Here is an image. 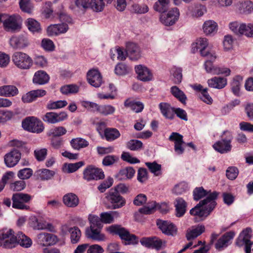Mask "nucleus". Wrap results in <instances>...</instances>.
Returning a JSON list of instances; mask_svg holds the SVG:
<instances>
[{"instance_id": "nucleus-26", "label": "nucleus", "mask_w": 253, "mask_h": 253, "mask_svg": "<svg viewBox=\"0 0 253 253\" xmlns=\"http://www.w3.org/2000/svg\"><path fill=\"white\" fill-rule=\"evenodd\" d=\"M207 83L210 87L220 89L224 88L227 85V81L226 78L214 77L208 80Z\"/></svg>"}, {"instance_id": "nucleus-51", "label": "nucleus", "mask_w": 253, "mask_h": 253, "mask_svg": "<svg viewBox=\"0 0 253 253\" xmlns=\"http://www.w3.org/2000/svg\"><path fill=\"white\" fill-rule=\"evenodd\" d=\"M19 4L22 11L28 13L32 12L34 6L31 0H19Z\"/></svg>"}, {"instance_id": "nucleus-8", "label": "nucleus", "mask_w": 253, "mask_h": 253, "mask_svg": "<svg viewBox=\"0 0 253 253\" xmlns=\"http://www.w3.org/2000/svg\"><path fill=\"white\" fill-rule=\"evenodd\" d=\"M32 199V196L28 194L17 193L13 194L12 197V207L19 210H29V207L25 203Z\"/></svg>"}, {"instance_id": "nucleus-10", "label": "nucleus", "mask_w": 253, "mask_h": 253, "mask_svg": "<svg viewBox=\"0 0 253 253\" xmlns=\"http://www.w3.org/2000/svg\"><path fill=\"white\" fill-rule=\"evenodd\" d=\"M104 176L102 170L92 165L87 166L83 171V178L87 181L102 179Z\"/></svg>"}, {"instance_id": "nucleus-59", "label": "nucleus", "mask_w": 253, "mask_h": 253, "mask_svg": "<svg viewBox=\"0 0 253 253\" xmlns=\"http://www.w3.org/2000/svg\"><path fill=\"white\" fill-rule=\"evenodd\" d=\"M34 156L38 161H43L46 158L47 154L46 148L37 149L34 152Z\"/></svg>"}, {"instance_id": "nucleus-20", "label": "nucleus", "mask_w": 253, "mask_h": 253, "mask_svg": "<svg viewBox=\"0 0 253 253\" xmlns=\"http://www.w3.org/2000/svg\"><path fill=\"white\" fill-rule=\"evenodd\" d=\"M30 225L36 230H44L47 229L52 231L54 230V227L51 223H46L42 221L41 219H39L36 216H31L30 219Z\"/></svg>"}, {"instance_id": "nucleus-2", "label": "nucleus", "mask_w": 253, "mask_h": 253, "mask_svg": "<svg viewBox=\"0 0 253 253\" xmlns=\"http://www.w3.org/2000/svg\"><path fill=\"white\" fill-rule=\"evenodd\" d=\"M88 219L90 226L85 229V234L87 238L98 242L105 241L106 236L101 232L102 224L101 223L99 217L89 214Z\"/></svg>"}, {"instance_id": "nucleus-22", "label": "nucleus", "mask_w": 253, "mask_h": 253, "mask_svg": "<svg viewBox=\"0 0 253 253\" xmlns=\"http://www.w3.org/2000/svg\"><path fill=\"white\" fill-rule=\"evenodd\" d=\"M87 79L90 85L95 87L100 86L102 82L100 73L95 69L90 70L87 72Z\"/></svg>"}, {"instance_id": "nucleus-25", "label": "nucleus", "mask_w": 253, "mask_h": 253, "mask_svg": "<svg viewBox=\"0 0 253 253\" xmlns=\"http://www.w3.org/2000/svg\"><path fill=\"white\" fill-rule=\"evenodd\" d=\"M235 235V234L233 231H230L225 233L218 240L215 245V248L220 250L224 248H226L229 245V242L234 238Z\"/></svg>"}, {"instance_id": "nucleus-9", "label": "nucleus", "mask_w": 253, "mask_h": 253, "mask_svg": "<svg viewBox=\"0 0 253 253\" xmlns=\"http://www.w3.org/2000/svg\"><path fill=\"white\" fill-rule=\"evenodd\" d=\"M251 228H246L241 232L236 240V244L238 247L245 246L246 253H251V248L253 245V242L251 241Z\"/></svg>"}, {"instance_id": "nucleus-57", "label": "nucleus", "mask_w": 253, "mask_h": 253, "mask_svg": "<svg viewBox=\"0 0 253 253\" xmlns=\"http://www.w3.org/2000/svg\"><path fill=\"white\" fill-rule=\"evenodd\" d=\"M166 246V241L163 240L156 236L153 237L152 248L155 249L157 251H159L165 248Z\"/></svg>"}, {"instance_id": "nucleus-53", "label": "nucleus", "mask_w": 253, "mask_h": 253, "mask_svg": "<svg viewBox=\"0 0 253 253\" xmlns=\"http://www.w3.org/2000/svg\"><path fill=\"white\" fill-rule=\"evenodd\" d=\"M65 100H58L56 101H50L46 105V108L48 110H54L62 108L67 105Z\"/></svg>"}, {"instance_id": "nucleus-4", "label": "nucleus", "mask_w": 253, "mask_h": 253, "mask_svg": "<svg viewBox=\"0 0 253 253\" xmlns=\"http://www.w3.org/2000/svg\"><path fill=\"white\" fill-rule=\"evenodd\" d=\"M13 64L22 70L30 69L33 65L32 58L27 53L21 52H15L12 56Z\"/></svg>"}, {"instance_id": "nucleus-16", "label": "nucleus", "mask_w": 253, "mask_h": 253, "mask_svg": "<svg viewBox=\"0 0 253 253\" xmlns=\"http://www.w3.org/2000/svg\"><path fill=\"white\" fill-rule=\"evenodd\" d=\"M179 17V10L175 7L169 10L167 14H162L160 17V20L165 25L171 26L177 21Z\"/></svg>"}, {"instance_id": "nucleus-41", "label": "nucleus", "mask_w": 253, "mask_h": 253, "mask_svg": "<svg viewBox=\"0 0 253 253\" xmlns=\"http://www.w3.org/2000/svg\"><path fill=\"white\" fill-rule=\"evenodd\" d=\"M36 173L37 179L42 181L50 179L55 174L53 171L48 169H41Z\"/></svg>"}, {"instance_id": "nucleus-6", "label": "nucleus", "mask_w": 253, "mask_h": 253, "mask_svg": "<svg viewBox=\"0 0 253 253\" xmlns=\"http://www.w3.org/2000/svg\"><path fill=\"white\" fill-rule=\"evenodd\" d=\"M11 229L4 228L0 230V247L4 249H12L16 246L17 239Z\"/></svg>"}, {"instance_id": "nucleus-50", "label": "nucleus", "mask_w": 253, "mask_h": 253, "mask_svg": "<svg viewBox=\"0 0 253 253\" xmlns=\"http://www.w3.org/2000/svg\"><path fill=\"white\" fill-rule=\"evenodd\" d=\"M26 25L28 29L33 33L39 32L41 30L40 23L32 18L27 19Z\"/></svg>"}, {"instance_id": "nucleus-61", "label": "nucleus", "mask_w": 253, "mask_h": 253, "mask_svg": "<svg viewBox=\"0 0 253 253\" xmlns=\"http://www.w3.org/2000/svg\"><path fill=\"white\" fill-rule=\"evenodd\" d=\"M115 111L114 107L110 105H100L99 113L104 116L113 114Z\"/></svg>"}, {"instance_id": "nucleus-21", "label": "nucleus", "mask_w": 253, "mask_h": 253, "mask_svg": "<svg viewBox=\"0 0 253 253\" xmlns=\"http://www.w3.org/2000/svg\"><path fill=\"white\" fill-rule=\"evenodd\" d=\"M126 54L131 60H137L141 57L139 47L133 42H128L126 46Z\"/></svg>"}, {"instance_id": "nucleus-17", "label": "nucleus", "mask_w": 253, "mask_h": 253, "mask_svg": "<svg viewBox=\"0 0 253 253\" xmlns=\"http://www.w3.org/2000/svg\"><path fill=\"white\" fill-rule=\"evenodd\" d=\"M57 241L58 239L55 235L45 232L39 234L37 238V243L43 247L53 245Z\"/></svg>"}, {"instance_id": "nucleus-52", "label": "nucleus", "mask_w": 253, "mask_h": 253, "mask_svg": "<svg viewBox=\"0 0 253 253\" xmlns=\"http://www.w3.org/2000/svg\"><path fill=\"white\" fill-rule=\"evenodd\" d=\"M67 132L66 129L63 126L55 127L50 129L47 132V135L49 136L54 137H59L65 134Z\"/></svg>"}, {"instance_id": "nucleus-7", "label": "nucleus", "mask_w": 253, "mask_h": 253, "mask_svg": "<svg viewBox=\"0 0 253 253\" xmlns=\"http://www.w3.org/2000/svg\"><path fill=\"white\" fill-rule=\"evenodd\" d=\"M22 126L25 130L36 133L42 132L44 129L42 122L35 117H29L25 119L22 121Z\"/></svg>"}, {"instance_id": "nucleus-39", "label": "nucleus", "mask_w": 253, "mask_h": 253, "mask_svg": "<svg viewBox=\"0 0 253 253\" xmlns=\"http://www.w3.org/2000/svg\"><path fill=\"white\" fill-rule=\"evenodd\" d=\"M104 132L105 138L108 141L117 139L121 135L119 131L115 128H107L105 129Z\"/></svg>"}, {"instance_id": "nucleus-32", "label": "nucleus", "mask_w": 253, "mask_h": 253, "mask_svg": "<svg viewBox=\"0 0 253 253\" xmlns=\"http://www.w3.org/2000/svg\"><path fill=\"white\" fill-rule=\"evenodd\" d=\"M176 213L177 217L182 216L186 212V203L181 198H177L174 202Z\"/></svg>"}, {"instance_id": "nucleus-56", "label": "nucleus", "mask_w": 253, "mask_h": 253, "mask_svg": "<svg viewBox=\"0 0 253 253\" xmlns=\"http://www.w3.org/2000/svg\"><path fill=\"white\" fill-rule=\"evenodd\" d=\"M142 142L138 140L132 139L126 143V147L132 151H137L142 148Z\"/></svg>"}, {"instance_id": "nucleus-36", "label": "nucleus", "mask_w": 253, "mask_h": 253, "mask_svg": "<svg viewBox=\"0 0 253 253\" xmlns=\"http://www.w3.org/2000/svg\"><path fill=\"white\" fill-rule=\"evenodd\" d=\"M17 242L16 245L19 244L21 246L28 248L31 246L32 241L28 237L22 232H18L16 235Z\"/></svg>"}, {"instance_id": "nucleus-1", "label": "nucleus", "mask_w": 253, "mask_h": 253, "mask_svg": "<svg viewBox=\"0 0 253 253\" xmlns=\"http://www.w3.org/2000/svg\"><path fill=\"white\" fill-rule=\"evenodd\" d=\"M218 193L214 192L205 199L201 201L195 207L190 211L191 215L198 217L202 220L208 216L215 208Z\"/></svg>"}, {"instance_id": "nucleus-60", "label": "nucleus", "mask_w": 253, "mask_h": 253, "mask_svg": "<svg viewBox=\"0 0 253 253\" xmlns=\"http://www.w3.org/2000/svg\"><path fill=\"white\" fill-rule=\"evenodd\" d=\"M33 174V170L30 168H24L18 171L17 173L18 177L22 179H28Z\"/></svg>"}, {"instance_id": "nucleus-18", "label": "nucleus", "mask_w": 253, "mask_h": 253, "mask_svg": "<svg viewBox=\"0 0 253 253\" xmlns=\"http://www.w3.org/2000/svg\"><path fill=\"white\" fill-rule=\"evenodd\" d=\"M170 141L174 142V151L178 155H181L184 151L182 145L184 144L183 136L177 132H172L169 137Z\"/></svg>"}, {"instance_id": "nucleus-30", "label": "nucleus", "mask_w": 253, "mask_h": 253, "mask_svg": "<svg viewBox=\"0 0 253 253\" xmlns=\"http://www.w3.org/2000/svg\"><path fill=\"white\" fill-rule=\"evenodd\" d=\"M217 29V24L212 20L206 21L203 25V32L207 35L216 33Z\"/></svg>"}, {"instance_id": "nucleus-49", "label": "nucleus", "mask_w": 253, "mask_h": 253, "mask_svg": "<svg viewBox=\"0 0 253 253\" xmlns=\"http://www.w3.org/2000/svg\"><path fill=\"white\" fill-rule=\"evenodd\" d=\"M145 165L149 169L151 172L154 174L155 176H159L162 174V167L161 165L158 164L156 162H146Z\"/></svg>"}, {"instance_id": "nucleus-55", "label": "nucleus", "mask_w": 253, "mask_h": 253, "mask_svg": "<svg viewBox=\"0 0 253 253\" xmlns=\"http://www.w3.org/2000/svg\"><path fill=\"white\" fill-rule=\"evenodd\" d=\"M69 232L71 234V240L73 244L78 243L81 238V232L80 230L77 227L70 228Z\"/></svg>"}, {"instance_id": "nucleus-62", "label": "nucleus", "mask_w": 253, "mask_h": 253, "mask_svg": "<svg viewBox=\"0 0 253 253\" xmlns=\"http://www.w3.org/2000/svg\"><path fill=\"white\" fill-rule=\"evenodd\" d=\"M188 189V185L185 182H180L175 185L173 189V193L176 195H180L185 192Z\"/></svg>"}, {"instance_id": "nucleus-47", "label": "nucleus", "mask_w": 253, "mask_h": 253, "mask_svg": "<svg viewBox=\"0 0 253 253\" xmlns=\"http://www.w3.org/2000/svg\"><path fill=\"white\" fill-rule=\"evenodd\" d=\"M171 94L181 103H185L187 97L184 93L177 86H173L170 88Z\"/></svg>"}, {"instance_id": "nucleus-43", "label": "nucleus", "mask_w": 253, "mask_h": 253, "mask_svg": "<svg viewBox=\"0 0 253 253\" xmlns=\"http://www.w3.org/2000/svg\"><path fill=\"white\" fill-rule=\"evenodd\" d=\"M214 192H211V191H207L203 187H197L193 191L194 199L198 201L204 197H206V198Z\"/></svg>"}, {"instance_id": "nucleus-3", "label": "nucleus", "mask_w": 253, "mask_h": 253, "mask_svg": "<svg viewBox=\"0 0 253 253\" xmlns=\"http://www.w3.org/2000/svg\"><path fill=\"white\" fill-rule=\"evenodd\" d=\"M106 230L112 235H118L122 240H125L127 244H136L138 242V238L133 234L121 225L115 224L109 226Z\"/></svg>"}, {"instance_id": "nucleus-27", "label": "nucleus", "mask_w": 253, "mask_h": 253, "mask_svg": "<svg viewBox=\"0 0 253 253\" xmlns=\"http://www.w3.org/2000/svg\"><path fill=\"white\" fill-rule=\"evenodd\" d=\"M205 230V228L204 225L193 226L187 230L186 237L187 240H193L202 234Z\"/></svg>"}, {"instance_id": "nucleus-31", "label": "nucleus", "mask_w": 253, "mask_h": 253, "mask_svg": "<svg viewBox=\"0 0 253 253\" xmlns=\"http://www.w3.org/2000/svg\"><path fill=\"white\" fill-rule=\"evenodd\" d=\"M135 170L132 167H126L121 169L116 177L120 180L131 179L134 175Z\"/></svg>"}, {"instance_id": "nucleus-34", "label": "nucleus", "mask_w": 253, "mask_h": 253, "mask_svg": "<svg viewBox=\"0 0 253 253\" xmlns=\"http://www.w3.org/2000/svg\"><path fill=\"white\" fill-rule=\"evenodd\" d=\"M182 69L181 68L173 66L170 70L171 79L175 84H180L182 80Z\"/></svg>"}, {"instance_id": "nucleus-44", "label": "nucleus", "mask_w": 253, "mask_h": 253, "mask_svg": "<svg viewBox=\"0 0 253 253\" xmlns=\"http://www.w3.org/2000/svg\"><path fill=\"white\" fill-rule=\"evenodd\" d=\"M243 78L240 76H236L231 83V89L236 95H239Z\"/></svg>"}, {"instance_id": "nucleus-38", "label": "nucleus", "mask_w": 253, "mask_h": 253, "mask_svg": "<svg viewBox=\"0 0 253 253\" xmlns=\"http://www.w3.org/2000/svg\"><path fill=\"white\" fill-rule=\"evenodd\" d=\"M229 26L230 30L236 34L245 35V30L247 28L246 24L234 21L230 23Z\"/></svg>"}, {"instance_id": "nucleus-54", "label": "nucleus", "mask_w": 253, "mask_h": 253, "mask_svg": "<svg viewBox=\"0 0 253 253\" xmlns=\"http://www.w3.org/2000/svg\"><path fill=\"white\" fill-rule=\"evenodd\" d=\"M105 3L103 0H90L89 7L93 11L100 12L103 10Z\"/></svg>"}, {"instance_id": "nucleus-48", "label": "nucleus", "mask_w": 253, "mask_h": 253, "mask_svg": "<svg viewBox=\"0 0 253 253\" xmlns=\"http://www.w3.org/2000/svg\"><path fill=\"white\" fill-rule=\"evenodd\" d=\"M157 206L156 202L152 201L148 202L146 206L139 209V211L145 214H151L155 211Z\"/></svg>"}, {"instance_id": "nucleus-14", "label": "nucleus", "mask_w": 253, "mask_h": 253, "mask_svg": "<svg viewBox=\"0 0 253 253\" xmlns=\"http://www.w3.org/2000/svg\"><path fill=\"white\" fill-rule=\"evenodd\" d=\"M10 46L14 49H23L30 45L28 37L23 34L13 36L9 40Z\"/></svg>"}, {"instance_id": "nucleus-64", "label": "nucleus", "mask_w": 253, "mask_h": 253, "mask_svg": "<svg viewBox=\"0 0 253 253\" xmlns=\"http://www.w3.org/2000/svg\"><path fill=\"white\" fill-rule=\"evenodd\" d=\"M129 71V68L124 63L118 64L115 69V73L118 75H124Z\"/></svg>"}, {"instance_id": "nucleus-13", "label": "nucleus", "mask_w": 253, "mask_h": 253, "mask_svg": "<svg viewBox=\"0 0 253 253\" xmlns=\"http://www.w3.org/2000/svg\"><path fill=\"white\" fill-rule=\"evenodd\" d=\"M156 224L158 228L165 235L174 236L177 234V228L170 221L158 219Z\"/></svg>"}, {"instance_id": "nucleus-58", "label": "nucleus", "mask_w": 253, "mask_h": 253, "mask_svg": "<svg viewBox=\"0 0 253 253\" xmlns=\"http://www.w3.org/2000/svg\"><path fill=\"white\" fill-rule=\"evenodd\" d=\"M42 14L46 18H50L52 16L53 9L51 2L47 1L45 2L42 6Z\"/></svg>"}, {"instance_id": "nucleus-37", "label": "nucleus", "mask_w": 253, "mask_h": 253, "mask_svg": "<svg viewBox=\"0 0 253 253\" xmlns=\"http://www.w3.org/2000/svg\"><path fill=\"white\" fill-rule=\"evenodd\" d=\"M119 216V213L116 211L102 212L100 214V220L105 224H110L114 221V217Z\"/></svg>"}, {"instance_id": "nucleus-23", "label": "nucleus", "mask_w": 253, "mask_h": 253, "mask_svg": "<svg viewBox=\"0 0 253 253\" xmlns=\"http://www.w3.org/2000/svg\"><path fill=\"white\" fill-rule=\"evenodd\" d=\"M209 45L207 39L205 38H199L192 44V51L195 53L199 50L201 55H205V49Z\"/></svg>"}, {"instance_id": "nucleus-46", "label": "nucleus", "mask_w": 253, "mask_h": 253, "mask_svg": "<svg viewBox=\"0 0 253 253\" xmlns=\"http://www.w3.org/2000/svg\"><path fill=\"white\" fill-rule=\"evenodd\" d=\"M239 10L244 14H249L253 11V2L250 0L242 2L239 4Z\"/></svg>"}, {"instance_id": "nucleus-28", "label": "nucleus", "mask_w": 253, "mask_h": 253, "mask_svg": "<svg viewBox=\"0 0 253 253\" xmlns=\"http://www.w3.org/2000/svg\"><path fill=\"white\" fill-rule=\"evenodd\" d=\"M63 202L67 207L75 208L79 205V199L75 194L69 193L63 197Z\"/></svg>"}, {"instance_id": "nucleus-19", "label": "nucleus", "mask_w": 253, "mask_h": 253, "mask_svg": "<svg viewBox=\"0 0 253 253\" xmlns=\"http://www.w3.org/2000/svg\"><path fill=\"white\" fill-rule=\"evenodd\" d=\"M135 70L139 80L143 82L152 80L153 74L146 66L142 65H137L135 67Z\"/></svg>"}, {"instance_id": "nucleus-35", "label": "nucleus", "mask_w": 253, "mask_h": 253, "mask_svg": "<svg viewBox=\"0 0 253 253\" xmlns=\"http://www.w3.org/2000/svg\"><path fill=\"white\" fill-rule=\"evenodd\" d=\"M124 105L126 107L129 108L135 113L141 112L143 108L144 105L139 101H132L129 99L125 100Z\"/></svg>"}, {"instance_id": "nucleus-33", "label": "nucleus", "mask_w": 253, "mask_h": 253, "mask_svg": "<svg viewBox=\"0 0 253 253\" xmlns=\"http://www.w3.org/2000/svg\"><path fill=\"white\" fill-rule=\"evenodd\" d=\"M49 79V77L45 71L40 70L35 73L33 81L35 84H43L47 83Z\"/></svg>"}, {"instance_id": "nucleus-40", "label": "nucleus", "mask_w": 253, "mask_h": 253, "mask_svg": "<svg viewBox=\"0 0 253 253\" xmlns=\"http://www.w3.org/2000/svg\"><path fill=\"white\" fill-rule=\"evenodd\" d=\"M70 144L74 149L77 150L85 148L89 144L87 141L80 137L72 139L70 141Z\"/></svg>"}, {"instance_id": "nucleus-42", "label": "nucleus", "mask_w": 253, "mask_h": 253, "mask_svg": "<svg viewBox=\"0 0 253 253\" xmlns=\"http://www.w3.org/2000/svg\"><path fill=\"white\" fill-rule=\"evenodd\" d=\"M169 0H157L153 5L154 9L160 13H164L168 9Z\"/></svg>"}, {"instance_id": "nucleus-5", "label": "nucleus", "mask_w": 253, "mask_h": 253, "mask_svg": "<svg viewBox=\"0 0 253 253\" xmlns=\"http://www.w3.org/2000/svg\"><path fill=\"white\" fill-rule=\"evenodd\" d=\"M221 137V140L216 142L212 147L215 151L221 154L228 153L232 149L231 144L233 139L232 133L228 130L224 131Z\"/></svg>"}, {"instance_id": "nucleus-11", "label": "nucleus", "mask_w": 253, "mask_h": 253, "mask_svg": "<svg viewBox=\"0 0 253 253\" xmlns=\"http://www.w3.org/2000/svg\"><path fill=\"white\" fill-rule=\"evenodd\" d=\"M22 21L21 16L18 14L8 15L3 22V26L7 31H14L21 28Z\"/></svg>"}, {"instance_id": "nucleus-63", "label": "nucleus", "mask_w": 253, "mask_h": 253, "mask_svg": "<svg viewBox=\"0 0 253 253\" xmlns=\"http://www.w3.org/2000/svg\"><path fill=\"white\" fill-rule=\"evenodd\" d=\"M41 45L46 51H52L55 49V45L53 42L48 39H43L42 41Z\"/></svg>"}, {"instance_id": "nucleus-12", "label": "nucleus", "mask_w": 253, "mask_h": 253, "mask_svg": "<svg viewBox=\"0 0 253 253\" xmlns=\"http://www.w3.org/2000/svg\"><path fill=\"white\" fill-rule=\"evenodd\" d=\"M107 201L111 204V209H119L126 203L125 200L120 195L117 190L111 189L106 197Z\"/></svg>"}, {"instance_id": "nucleus-45", "label": "nucleus", "mask_w": 253, "mask_h": 253, "mask_svg": "<svg viewBox=\"0 0 253 253\" xmlns=\"http://www.w3.org/2000/svg\"><path fill=\"white\" fill-rule=\"evenodd\" d=\"M83 165V162H79L74 164H64L62 167V170L64 172L72 173L77 170Z\"/></svg>"}, {"instance_id": "nucleus-24", "label": "nucleus", "mask_w": 253, "mask_h": 253, "mask_svg": "<svg viewBox=\"0 0 253 253\" xmlns=\"http://www.w3.org/2000/svg\"><path fill=\"white\" fill-rule=\"evenodd\" d=\"M19 93L18 88L14 85L0 86V96L4 97H14Z\"/></svg>"}, {"instance_id": "nucleus-15", "label": "nucleus", "mask_w": 253, "mask_h": 253, "mask_svg": "<svg viewBox=\"0 0 253 253\" xmlns=\"http://www.w3.org/2000/svg\"><path fill=\"white\" fill-rule=\"evenodd\" d=\"M21 157L20 152L17 149H13L4 155V164L8 168H13L18 164Z\"/></svg>"}, {"instance_id": "nucleus-29", "label": "nucleus", "mask_w": 253, "mask_h": 253, "mask_svg": "<svg viewBox=\"0 0 253 253\" xmlns=\"http://www.w3.org/2000/svg\"><path fill=\"white\" fill-rule=\"evenodd\" d=\"M161 113L169 119H172L174 117V108L171 107L169 104L166 102L160 103L159 105Z\"/></svg>"}]
</instances>
